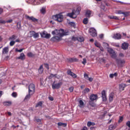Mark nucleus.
<instances>
[{
	"instance_id": "obj_48",
	"label": "nucleus",
	"mask_w": 130,
	"mask_h": 130,
	"mask_svg": "<svg viewBox=\"0 0 130 130\" xmlns=\"http://www.w3.org/2000/svg\"><path fill=\"white\" fill-rule=\"evenodd\" d=\"M69 24H70L71 26H73V27H75V26H76V23H75V22H70Z\"/></svg>"
},
{
	"instance_id": "obj_35",
	"label": "nucleus",
	"mask_w": 130,
	"mask_h": 130,
	"mask_svg": "<svg viewBox=\"0 0 130 130\" xmlns=\"http://www.w3.org/2000/svg\"><path fill=\"white\" fill-rule=\"evenodd\" d=\"M15 43H16V42H15L14 41H11V42H10V46H14Z\"/></svg>"
},
{
	"instance_id": "obj_37",
	"label": "nucleus",
	"mask_w": 130,
	"mask_h": 130,
	"mask_svg": "<svg viewBox=\"0 0 130 130\" xmlns=\"http://www.w3.org/2000/svg\"><path fill=\"white\" fill-rule=\"evenodd\" d=\"M6 22L2 18H0V24H6Z\"/></svg>"
},
{
	"instance_id": "obj_17",
	"label": "nucleus",
	"mask_w": 130,
	"mask_h": 130,
	"mask_svg": "<svg viewBox=\"0 0 130 130\" xmlns=\"http://www.w3.org/2000/svg\"><path fill=\"white\" fill-rule=\"evenodd\" d=\"M32 95H33V93H31L28 92V94H27L24 98V101H28Z\"/></svg>"
},
{
	"instance_id": "obj_11",
	"label": "nucleus",
	"mask_w": 130,
	"mask_h": 130,
	"mask_svg": "<svg viewBox=\"0 0 130 130\" xmlns=\"http://www.w3.org/2000/svg\"><path fill=\"white\" fill-rule=\"evenodd\" d=\"M113 38L114 39L119 40V39H121V35H120V34H114L113 36Z\"/></svg>"
},
{
	"instance_id": "obj_56",
	"label": "nucleus",
	"mask_w": 130,
	"mask_h": 130,
	"mask_svg": "<svg viewBox=\"0 0 130 130\" xmlns=\"http://www.w3.org/2000/svg\"><path fill=\"white\" fill-rule=\"evenodd\" d=\"M104 36V35L103 34H101V35H99V37L101 39L103 38Z\"/></svg>"
},
{
	"instance_id": "obj_5",
	"label": "nucleus",
	"mask_w": 130,
	"mask_h": 130,
	"mask_svg": "<svg viewBox=\"0 0 130 130\" xmlns=\"http://www.w3.org/2000/svg\"><path fill=\"white\" fill-rule=\"evenodd\" d=\"M62 37V36H55L53 37L50 41H52L53 42H57L58 41H60V40H61V38Z\"/></svg>"
},
{
	"instance_id": "obj_7",
	"label": "nucleus",
	"mask_w": 130,
	"mask_h": 130,
	"mask_svg": "<svg viewBox=\"0 0 130 130\" xmlns=\"http://www.w3.org/2000/svg\"><path fill=\"white\" fill-rule=\"evenodd\" d=\"M89 32L92 37H96L97 36V31L94 28H90L89 30Z\"/></svg>"
},
{
	"instance_id": "obj_45",
	"label": "nucleus",
	"mask_w": 130,
	"mask_h": 130,
	"mask_svg": "<svg viewBox=\"0 0 130 130\" xmlns=\"http://www.w3.org/2000/svg\"><path fill=\"white\" fill-rule=\"evenodd\" d=\"M123 120V117L120 116L119 117V120H118V122H121Z\"/></svg>"
},
{
	"instance_id": "obj_59",
	"label": "nucleus",
	"mask_w": 130,
	"mask_h": 130,
	"mask_svg": "<svg viewBox=\"0 0 130 130\" xmlns=\"http://www.w3.org/2000/svg\"><path fill=\"white\" fill-rule=\"evenodd\" d=\"M49 99L50 101H53V98L52 97H49Z\"/></svg>"
},
{
	"instance_id": "obj_34",
	"label": "nucleus",
	"mask_w": 130,
	"mask_h": 130,
	"mask_svg": "<svg viewBox=\"0 0 130 130\" xmlns=\"http://www.w3.org/2000/svg\"><path fill=\"white\" fill-rule=\"evenodd\" d=\"M12 97L16 98L18 96V94L16 92H14L12 93Z\"/></svg>"
},
{
	"instance_id": "obj_3",
	"label": "nucleus",
	"mask_w": 130,
	"mask_h": 130,
	"mask_svg": "<svg viewBox=\"0 0 130 130\" xmlns=\"http://www.w3.org/2000/svg\"><path fill=\"white\" fill-rule=\"evenodd\" d=\"M52 19L54 20V21H57V22H62V20H63V16H62L61 14H57L53 16Z\"/></svg>"
},
{
	"instance_id": "obj_29",
	"label": "nucleus",
	"mask_w": 130,
	"mask_h": 130,
	"mask_svg": "<svg viewBox=\"0 0 130 130\" xmlns=\"http://www.w3.org/2000/svg\"><path fill=\"white\" fill-rule=\"evenodd\" d=\"M43 102H38L36 105V107H41V106H42V104H43Z\"/></svg>"
},
{
	"instance_id": "obj_54",
	"label": "nucleus",
	"mask_w": 130,
	"mask_h": 130,
	"mask_svg": "<svg viewBox=\"0 0 130 130\" xmlns=\"http://www.w3.org/2000/svg\"><path fill=\"white\" fill-rule=\"evenodd\" d=\"M6 23H12L13 22V19H10L9 20L6 21Z\"/></svg>"
},
{
	"instance_id": "obj_51",
	"label": "nucleus",
	"mask_w": 130,
	"mask_h": 130,
	"mask_svg": "<svg viewBox=\"0 0 130 130\" xmlns=\"http://www.w3.org/2000/svg\"><path fill=\"white\" fill-rule=\"evenodd\" d=\"M127 126H128L129 127H130V121H128L126 123Z\"/></svg>"
},
{
	"instance_id": "obj_22",
	"label": "nucleus",
	"mask_w": 130,
	"mask_h": 130,
	"mask_svg": "<svg viewBox=\"0 0 130 130\" xmlns=\"http://www.w3.org/2000/svg\"><path fill=\"white\" fill-rule=\"evenodd\" d=\"M4 105H5V106H11L12 105V102H5Z\"/></svg>"
},
{
	"instance_id": "obj_25",
	"label": "nucleus",
	"mask_w": 130,
	"mask_h": 130,
	"mask_svg": "<svg viewBox=\"0 0 130 130\" xmlns=\"http://www.w3.org/2000/svg\"><path fill=\"white\" fill-rule=\"evenodd\" d=\"M79 107H80L81 108L84 107V102H83V101L82 100H80L79 101Z\"/></svg>"
},
{
	"instance_id": "obj_39",
	"label": "nucleus",
	"mask_w": 130,
	"mask_h": 130,
	"mask_svg": "<svg viewBox=\"0 0 130 130\" xmlns=\"http://www.w3.org/2000/svg\"><path fill=\"white\" fill-rule=\"evenodd\" d=\"M116 14H118L119 15H122L123 14V12H122V11L121 10H119L118 11H117L116 13Z\"/></svg>"
},
{
	"instance_id": "obj_14",
	"label": "nucleus",
	"mask_w": 130,
	"mask_h": 130,
	"mask_svg": "<svg viewBox=\"0 0 130 130\" xmlns=\"http://www.w3.org/2000/svg\"><path fill=\"white\" fill-rule=\"evenodd\" d=\"M27 19H28V20H30V21H32V22H37L38 21V19L34 18V17L33 16H26Z\"/></svg>"
},
{
	"instance_id": "obj_21",
	"label": "nucleus",
	"mask_w": 130,
	"mask_h": 130,
	"mask_svg": "<svg viewBox=\"0 0 130 130\" xmlns=\"http://www.w3.org/2000/svg\"><path fill=\"white\" fill-rule=\"evenodd\" d=\"M38 71L39 74H42V73H43V65H41L40 66Z\"/></svg>"
},
{
	"instance_id": "obj_55",
	"label": "nucleus",
	"mask_w": 130,
	"mask_h": 130,
	"mask_svg": "<svg viewBox=\"0 0 130 130\" xmlns=\"http://www.w3.org/2000/svg\"><path fill=\"white\" fill-rule=\"evenodd\" d=\"M81 130H88V128L86 126H84Z\"/></svg>"
},
{
	"instance_id": "obj_62",
	"label": "nucleus",
	"mask_w": 130,
	"mask_h": 130,
	"mask_svg": "<svg viewBox=\"0 0 130 130\" xmlns=\"http://www.w3.org/2000/svg\"><path fill=\"white\" fill-rule=\"evenodd\" d=\"M14 42H20V40L19 39L16 40Z\"/></svg>"
},
{
	"instance_id": "obj_24",
	"label": "nucleus",
	"mask_w": 130,
	"mask_h": 130,
	"mask_svg": "<svg viewBox=\"0 0 130 130\" xmlns=\"http://www.w3.org/2000/svg\"><path fill=\"white\" fill-rule=\"evenodd\" d=\"M16 39H17V36H16V35H13L11 37L9 38V40L14 41V40H15Z\"/></svg>"
},
{
	"instance_id": "obj_6",
	"label": "nucleus",
	"mask_w": 130,
	"mask_h": 130,
	"mask_svg": "<svg viewBox=\"0 0 130 130\" xmlns=\"http://www.w3.org/2000/svg\"><path fill=\"white\" fill-rule=\"evenodd\" d=\"M28 92L31 94H34L35 93V85L33 84H30L28 86Z\"/></svg>"
},
{
	"instance_id": "obj_4",
	"label": "nucleus",
	"mask_w": 130,
	"mask_h": 130,
	"mask_svg": "<svg viewBox=\"0 0 130 130\" xmlns=\"http://www.w3.org/2000/svg\"><path fill=\"white\" fill-rule=\"evenodd\" d=\"M40 34L41 37L42 38H46V39H49L51 36L50 34H47V32L45 31L42 32Z\"/></svg>"
},
{
	"instance_id": "obj_10",
	"label": "nucleus",
	"mask_w": 130,
	"mask_h": 130,
	"mask_svg": "<svg viewBox=\"0 0 130 130\" xmlns=\"http://www.w3.org/2000/svg\"><path fill=\"white\" fill-rule=\"evenodd\" d=\"M102 97L103 101L106 102L107 100V98H106V92L105 90L102 91Z\"/></svg>"
},
{
	"instance_id": "obj_36",
	"label": "nucleus",
	"mask_w": 130,
	"mask_h": 130,
	"mask_svg": "<svg viewBox=\"0 0 130 130\" xmlns=\"http://www.w3.org/2000/svg\"><path fill=\"white\" fill-rule=\"evenodd\" d=\"M27 56H28V57H33V56H34V55L33 54V53H32V52H29L27 53Z\"/></svg>"
},
{
	"instance_id": "obj_31",
	"label": "nucleus",
	"mask_w": 130,
	"mask_h": 130,
	"mask_svg": "<svg viewBox=\"0 0 130 130\" xmlns=\"http://www.w3.org/2000/svg\"><path fill=\"white\" fill-rule=\"evenodd\" d=\"M124 15V17H128V16H129V12H123V14Z\"/></svg>"
},
{
	"instance_id": "obj_53",
	"label": "nucleus",
	"mask_w": 130,
	"mask_h": 130,
	"mask_svg": "<svg viewBox=\"0 0 130 130\" xmlns=\"http://www.w3.org/2000/svg\"><path fill=\"white\" fill-rule=\"evenodd\" d=\"M87 80L88 81H89V82H92V81H93V78L92 77H88V79Z\"/></svg>"
},
{
	"instance_id": "obj_20",
	"label": "nucleus",
	"mask_w": 130,
	"mask_h": 130,
	"mask_svg": "<svg viewBox=\"0 0 130 130\" xmlns=\"http://www.w3.org/2000/svg\"><path fill=\"white\" fill-rule=\"evenodd\" d=\"M8 52H9V47H6L3 50V53L6 54L8 53Z\"/></svg>"
},
{
	"instance_id": "obj_9",
	"label": "nucleus",
	"mask_w": 130,
	"mask_h": 130,
	"mask_svg": "<svg viewBox=\"0 0 130 130\" xmlns=\"http://www.w3.org/2000/svg\"><path fill=\"white\" fill-rule=\"evenodd\" d=\"M61 85H62V82H59L58 83H56V84L53 83L52 85V88L54 90L55 89H59V88H60V86H61Z\"/></svg>"
},
{
	"instance_id": "obj_15",
	"label": "nucleus",
	"mask_w": 130,
	"mask_h": 130,
	"mask_svg": "<svg viewBox=\"0 0 130 130\" xmlns=\"http://www.w3.org/2000/svg\"><path fill=\"white\" fill-rule=\"evenodd\" d=\"M25 58H26V57L24 53H21L20 55V56L17 57V59H21V60H25Z\"/></svg>"
},
{
	"instance_id": "obj_8",
	"label": "nucleus",
	"mask_w": 130,
	"mask_h": 130,
	"mask_svg": "<svg viewBox=\"0 0 130 130\" xmlns=\"http://www.w3.org/2000/svg\"><path fill=\"white\" fill-rule=\"evenodd\" d=\"M108 51L111 54V56L113 58H115L116 57V54L114 52L113 49H111V48H108Z\"/></svg>"
},
{
	"instance_id": "obj_41",
	"label": "nucleus",
	"mask_w": 130,
	"mask_h": 130,
	"mask_svg": "<svg viewBox=\"0 0 130 130\" xmlns=\"http://www.w3.org/2000/svg\"><path fill=\"white\" fill-rule=\"evenodd\" d=\"M41 13H42V14H45V8L43 7L42 8L41 10Z\"/></svg>"
},
{
	"instance_id": "obj_43",
	"label": "nucleus",
	"mask_w": 130,
	"mask_h": 130,
	"mask_svg": "<svg viewBox=\"0 0 130 130\" xmlns=\"http://www.w3.org/2000/svg\"><path fill=\"white\" fill-rule=\"evenodd\" d=\"M125 62V61H124V60H119L118 61V63H120L121 64H122L123 63H124Z\"/></svg>"
},
{
	"instance_id": "obj_19",
	"label": "nucleus",
	"mask_w": 130,
	"mask_h": 130,
	"mask_svg": "<svg viewBox=\"0 0 130 130\" xmlns=\"http://www.w3.org/2000/svg\"><path fill=\"white\" fill-rule=\"evenodd\" d=\"M128 47V44L124 43L122 44V48L124 50L127 49Z\"/></svg>"
},
{
	"instance_id": "obj_12",
	"label": "nucleus",
	"mask_w": 130,
	"mask_h": 130,
	"mask_svg": "<svg viewBox=\"0 0 130 130\" xmlns=\"http://www.w3.org/2000/svg\"><path fill=\"white\" fill-rule=\"evenodd\" d=\"M67 73H68V75H69V76H71V77H72V78H77V75L76 74L72 72V71H71L70 70L67 71Z\"/></svg>"
},
{
	"instance_id": "obj_42",
	"label": "nucleus",
	"mask_w": 130,
	"mask_h": 130,
	"mask_svg": "<svg viewBox=\"0 0 130 130\" xmlns=\"http://www.w3.org/2000/svg\"><path fill=\"white\" fill-rule=\"evenodd\" d=\"M83 23L84 24H88V19L87 18H84L83 21Z\"/></svg>"
},
{
	"instance_id": "obj_46",
	"label": "nucleus",
	"mask_w": 130,
	"mask_h": 130,
	"mask_svg": "<svg viewBox=\"0 0 130 130\" xmlns=\"http://www.w3.org/2000/svg\"><path fill=\"white\" fill-rule=\"evenodd\" d=\"M83 61H82V63L83 64H86V63H87V59H86V58H83Z\"/></svg>"
},
{
	"instance_id": "obj_38",
	"label": "nucleus",
	"mask_w": 130,
	"mask_h": 130,
	"mask_svg": "<svg viewBox=\"0 0 130 130\" xmlns=\"http://www.w3.org/2000/svg\"><path fill=\"white\" fill-rule=\"evenodd\" d=\"M24 48L20 49V50L18 49V48L15 49V51H16V52H22Z\"/></svg>"
},
{
	"instance_id": "obj_44",
	"label": "nucleus",
	"mask_w": 130,
	"mask_h": 130,
	"mask_svg": "<svg viewBox=\"0 0 130 130\" xmlns=\"http://www.w3.org/2000/svg\"><path fill=\"white\" fill-rule=\"evenodd\" d=\"M84 77L85 78V79H86V80H88V79L89 78V76H88V74L85 73L84 74Z\"/></svg>"
},
{
	"instance_id": "obj_32",
	"label": "nucleus",
	"mask_w": 130,
	"mask_h": 130,
	"mask_svg": "<svg viewBox=\"0 0 130 130\" xmlns=\"http://www.w3.org/2000/svg\"><path fill=\"white\" fill-rule=\"evenodd\" d=\"M77 40L80 42H83V41H84V38L83 37H79L77 38Z\"/></svg>"
},
{
	"instance_id": "obj_30",
	"label": "nucleus",
	"mask_w": 130,
	"mask_h": 130,
	"mask_svg": "<svg viewBox=\"0 0 130 130\" xmlns=\"http://www.w3.org/2000/svg\"><path fill=\"white\" fill-rule=\"evenodd\" d=\"M91 125H95V123L91 121H88L87 122V126H91Z\"/></svg>"
},
{
	"instance_id": "obj_23",
	"label": "nucleus",
	"mask_w": 130,
	"mask_h": 130,
	"mask_svg": "<svg viewBox=\"0 0 130 130\" xmlns=\"http://www.w3.org/2000/svg\"><path fill=\"white\" fill-rule=\"evenodd\" d=\"M34 33H35V31H30L29 32L28 34V37H33V36H34Z\"/></svg>"
},
{
	"instance_id": "obj_57",
	"label": "nucleus",
	"mask_w": 130,
	"mask_h": 130,
	"mask_svg": "<svg viewBox=\"0 0 130 130\" xmlns=\"http://www.w3.org/2000/svg\"><path fill=\"white\" fill-rule=\"evenodd\" d=\"M113 77H114V76L113 75V74H110V78L112 79Z\"/></svg>"
},
{
	"instance_id": "obj_50",
	"label": "nucleus",
	"mask_w": 130,
	"mask_h": 130,
	"mask_svg": "<svg viewBox=\"0 0 130 130\" xmlns=\"http://www.w3.org/2000/svg\"><path fill=\"white\" fill-rule=\"evenodd\" d=\"M69 91L71 92H73V91H74V87H70L69 88Z\"/></svg>"
},
{
	"instance_id": "obj_58",
	"label": "nucleus",
	"mask_w": 130,
	"mask_h": 130,
	"mask_svg": "<svg viewBox=\"0 0 130 130\" xmlns=\"http://www.w3.org/2000/svg\"><path fill=\"white\" fill-rule=\"evenodd\" d=\"M114 46H115L116 47H119V45L117 44H114Z\"/></svg>"
},
{
	"instance_id": "obj_2",
	"label": "nucleus",
	"mask_w": 130,
	"mask_h": 130,
	"mask_svg": "<svg viewBox=\"0 0 130 130\" xmlns=\"http://www.w3.org/2000/svg\"><path fill=\"white\" fill-rule=\"evenodd\" d=\"M80 12H81V7H78L76 10H73L72 13H68V16L72 19H75L77 18V15L80 14Z\"/></svg>"
},
{
	"instance_id": "obj_52",
	"label": "nucleus",
	"mask_w": 130,
	"mask_h": 130,
	"mask_svg": "<svg viewBox=\"0 0 130 130\" xmlns=\"http://www.w3.org/2000/svg\"><path fill=\"white\" fill-rule=\"evenodd\" d=\"M113 19L114 20H119V18L117 16H114Z\"/></svg>"
},
{
	"instance_id": "obj_18",
	"label": "nucleus",
	"mask_w": 130,
	"mask_h": 130,
	"mask_svg": "<svg viewBox=\"0 0 130 130\" xmlns=\"http://www.w3.org/2000/svg\"><path fill=\"white\" fill-rule=\"evenodd\" d=\"M126 87V84H121L119 85V88L121 91H123L124 88Z\"/></svg>"
},
{
	"instance_id": "obj_1",
	"label": "nucleus",
	"mask_w": 130,
	"mask_h": 130,
	"mask_svg": "<svg viewBox=\"0 0 130 130\" xmlns=\"http://www.w3.org/2000/svg\"><path fill=\"white\" fill-rule=\"evenodd\" d=\"M52 35H56V36H64L66 35H69V31H64L62 29H55L52 31Z\"/></svg>"
},
{
	"instance_id": "obj_61",
	"label": "nucleus",
	"mask_w": 130,
	"mask_h": 130,
	"mask_svg": "<svg viewBox=\"0 0 130 130\" xmlns=\"http://www.w3.org/2000/svg\"><path fill=\"white\" fill-rule=\"evenodd\" d=\"M8 115H9V116H11L12 115V113H11V112H8Z\"/></svg>"
},
{
	"instance_id": "obj_33",
	"label": "nucleus",
	"mask_w": 130,
	"mask_h": 130,
	"mask_svg": "<svg viewBox=\"0 0 130 130\" xmlns=\"http://www.w3.org/2000/svg\"><path fill=\"white\" fill-rule=\"evenodd\" d=\"M34 38H38V37H39V34L38 33H35L34 34V36H33Z\"/></svg>"
},
{
	"instance_id": "obj_13",
	"label": "nucleus",
	"mask_w": 130,
	"mask_h": 130,
	"mask_svg": "<svg viewBox=\"0 0 130 130\" xmlns=\"http://www.w3.org/2000/svg\"><path fill=\"white\" fill-rule=\"evenodd\" d=\"M97 98H98L97 94H91L90 97V99L91 101H95V100H97Z\"/></svg>"
},
{
	"instance_id": "obj_64",
	"label": "nucleus",
	"mask_w": 130,
	"mask_h": 130,
	"mask_svg": "<svg viewBox=\"0 0 130 130\" xmlns=\"http://www.w3.org/2000/svg\"><path fill=\"white\" fill-rule=\"evenodd\" d=\"M114 77H116V76H117V73H115L114 74H113Z\"/></svg>"
},
{
	"instance_id": "obj_26",
	"label": "nucleus",
	"mask_w": 130,
	"mask_h": 130,
	"mask_svg": "<svg viewBox=\"0 0 130 130\" xmlns=\"http://www.w3.org/2000/svg\"><path fill=\"white\" fill-rule=\"evenodd\" d=\"M57 125L59 126H63V127H66V126H67V123H64L58 122L57 123Z\"/></svg>"
},
{
	"instance_id": "obj_28",
	"label": "nucleus",
	"mask_w": 130,
	"mask_h": 130,
	"mask_svg": "<svg viewBox=\"0 0 130 130\" xmlns=\"http://www.w3.org/2000/svg\"><path fill=\"white\" fill-rule=\"evenodd\" d=\"M109 101L110 102L113 101V94L112 93H110L109 95Z\"/></svg>"
},
{
	"instance_id": "obj_40",
	"label": "nucleus",
	"mask_w": 130,
	"mask_h": 130,
	"mask_svg": "<svg viewBox=\"0 0 130 130\" xmlns=\"http://www.w3.org/2000/svg\"><path fill=\"white\" fill-rule=\"evenodd\" d=\"M56 74L53 75L51 74V75L49 77V79H52V78H56Z\"/></svg>"
},
{
	"instance_id": "obj_47",
	"label": "nucleus",
	"mask_w": 130,
	"mask_h": 130,
	"mask_svg": "<svg viewBox=\"0 0 130 130\" xmlns=\"http://www.w3.org/2000/svg\"><path fill=\"white\" fill-rule=\"evenodd\" d=\"M84 93H88V92H90V89L86 88L84 89Z\"/></svg>"
},
{
	"instance_id": "obj_60",
	"label": "nucleus",
	"mask_w": 130,
	"mask_h": 130,
	"mask_svg": "<svg viewBox=\"0 0 130 130\" xmlns=\"http://www.w3.org/2000/svg\"><path fill=\"white\" fill-rule=\"evenodd\" d=\"M109 19H113L114 16H109Z\"/></svg>"
},
{
	"instance_id": "obj_63",
	"label": "nucleus",
	"mask_w": 130,
	"mask_h": 130,
	"mask_svg": "<svg viewBox=\"0 0 130 130\" xmlns=\"http://www.w3.org/2000/svg\"><path fill=\"white\" fill-rule=\"evenodd\" d=\"M89 41L90 42H94V39H91L89 40Z\"/></svg>"
},
{
	"instance_id": "obj_16",
	"label": "nucleus",
	"mask_w": 130,
	"mask_h": 130,
	"mask_svg": "<svg viewBox=\"0 0 130 130\" xmlns=\"http://www.w3.org/2000/svg\"><path fill=\"white\" fill-rule=\"evenodd\" d=\"M92 14H93L92 12H91V11H89V10H87L86 12L85 16H86V17H87L88 18H90V17H91Z\"/></svg>"
},
{
	"instance_id": "obj_27",
	"label": "nucleus",
	"mask_w": 130,
	"mask_h": 130,
	"mask_svg": "<svg viewBox=\"0 0 130 130\" xmlns=\"http://www.w3.org/2000/svg\"><path fill=\"white\" fill-rule=\"evenodd\" d=\"M94 45H95L96 47H98L99 48H101V45L100 44V43H99L98 42H97L96 41H95Z\"/></svg>"
},
{
	"instance_id": "obj_49",
	"label": "nucleus",
	"mask_w": 130,
	"mask_h": 130,
	"mask_svg": "<svg viewBox=\"0 0 130 130\" xmlns=\"http://www.w3.org/2000/svg\"><path fill=\"white\" fill-rule=\"evenodd\" d=\"M45 67L47 69V70H49V66L48 65V64L46 63L44 64Z\"/></svg>"
}]
</instances>
